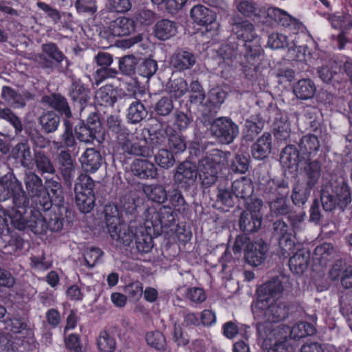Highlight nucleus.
<instances>
[{
  "label": "nucleus",
  "instance_id": "39448f33",
  "mask_svg": "<svg viewBox=\"0 0 352 352\" xmlns=\"http://www.w3.org/2000/svg\"><path fill=\"white\" fill-rule=\"evenodd\" d=\"M142 210L133 199L123 203L120 211L115 204L106 205L104 210L105 223L111 237L125 243L127 241L124 240L125 228L126 225L131 227V224L138 220Z\"/></svg>",
  "mask_w": 352,
  "mask_h": 352
},
{
  "label": "nucleus",
  "instance_id": "b1692460",
  "mask_svg": "<svg viewBox=\"0 0 352 352\" xmlns=\"http://www.w3.org/2000/svg\"><path fill=\"white\" fill-rule=\"evenodd\" d=\"M302 161L304 160L301 157L300 151L294 145H287L280 153V164L285 170L288 169L291 173L293 170L297 172L298 164Z\"/></svg>",
  "mask_w": 352,
  "mask_h": 352
},
{
  "label": "nucleus",
  "instance_id": "f8f14e48",
  "mask_svg": "<svg viewBox=\"0 0 352 352\" xmlns=\"http://www.w3.org/2000/svg\"><path fill=\"white\" fill-rule=\"evenodd\" d=\"M261 23L269 27L281 25L289 29L293 34L302 31L304 25L298 19L292 16L287 12L276 7H263Z\"/></svg>",
  "mask_w": 352,
  "mask_h": 352
},
{
  "label": "nucleus",
  "instance_id": "20e7f679",
  "mask_svg": "<svg viewBox=\"0 0 352 352\" xmlns=\"http://www.w3.org/2000/svg\"><path fill=\"white\" fill-rule=\"evenodd\" d=\"M10 201L12 206H8V219H11V227L19 230L29 228L28 205L29 199L23 188L21 182L11 173L0 179V203Z\"/></svg>",
  "mask_w": 352,
  "mask_h": 352
},
{
  "label": "nucleus",
  "instance_id": "7ed1b4c3",
  "mask_svg": "<svg viewBox=\"0 0 352 352\" xmlns=\"http://www.w3.org/2000/svg\"><path fill=\"white\" fill-rule=\"evenodd\" d=\"M24 182L30 196L28 205L29 229L35 234H45L47 231V219L43 212L50 211L52 201L45 190L42 179L34 172L25 174Z\"/></svg>",
  "mask_w": 352,
  "mask_h": 352
},
{
  "label": "nucleus",
  "instance_id": "a19ab883",
  "mask_svg": "<svg viewBox=\"0 0 352 352\" xmlns=\"http://www.w3.org/2000/svg\"><path fill=\"white\" fill-rule=\"evenodd\" d=\"M264 124L265 122L260 115L250 116L245 121L243 129L245 139L248 141H252L262 131Z\"/></svg>",
  "mask_w": 352,
  "mask_h": 352
},
{
  "label": "nucleus",
  "instance_id": "cd10ccee",
  "mask_svg": "<svg viewBox=\"0 0 352 352\" xmlns=\"http://www.w3.org/2000/svg\"><path fill=\"white\" fill-rule=\"evenodd\" d=\"M320 148V142L316 135L307 134L302 136L299 143V151L304 161L315 158Z\"/></svg>",
  "mask_w": 352,
  "mask_h": 352
},
{
  "label": "nucleus",
  "instance_id": "2f4dec72",
  "mask_svg": "<svg viewBox=\"0 0 352 352\" xmlns=\"http://www.w3.org/2000/svg\"><path fill=\"white\" fill-rule=\"evenodd\" d=\"M195 64L194 54L188 51L177 50L170 58V65L176 71L183 72Z\"/></svg>",
  "mask_w": 352,
  "mask_h": 352
},
{
  "label": "nucleus",
  "instance_id": "6ab92c4d",
  "mask_svg": "<svg viewBox=\"0 0 352 352\" xmlns=\"http://www.w3.org/2000/svg\"><path fill=\"white\" fill-rule=\"evenodd\" d=\"M259 190L269 201L276 199H281V197H287L289 192L288 182L284 179H270L265 182H260Z\"/></svg>",
  "mask_w": 352,
  "mask_h": 352
},
{
  "label": "nucleus",
  "instance_id": "37998d69",
  "mask_svg": "<svg viewBox=\"0 0 352 352\" xmlns=\"http://www.w3.org/2000/svg\"><path fill=\"white\" fill-rule=\"evenodd\" d=\"M331 27L336 30H349L352 28V16L346 12L327 14Z\"/></svg>",
  "mask_w": 352,
  "mask_h": 352
},
{
  "label": "nucleus",
  "instance_id": "f03ea898",
  "mask_svg": "<svg viewBox=\"0 0 352 352\" xmlns=\"http://www.w3.org/2000/svg\"><path fill=\"white\" fill-rule=\"evenodd\" d=\"M283 291V285L278 278H272L258 287L256 308L260 321L256 323V330L260 336H267L271 324L278 323L288 317L289 307L287 303L274 300L279 298Z\"/></svg>",
  "mask_w": 352,
  "mask_h": 352
},
{
  "label": "nucleus",
  "instance_id": "423d86ee",
  "mask_svg": "<svg viewBox=\"0 0 352 352\" xmlns=\"http://www.w3.org/2000/svg\"><path fill=\"white\" fill-rule=\"evenodd\" d=\"M44 186L52 201L50 217L47 220V230L58 232L62 230L65 219L69 217L71 211L64 204L63 188L58 181L53 178L47 179Z\"/></svg>",
  "mask_w": 352,
  "mask_h": 352
},
{
  "label": "nucleus",
  "instance_id": "2eb2a0df",
  "mask_svg": "<svg viewBox=\"0 0 352 352\" xmlns=\"http://www.w3.org/2000/svg\"><path fill=\"white\" fill-rule=\"evenodd\" d=\"M210 132L220 143H232L239 134L238 125L231 118L220 117L210 123Z\"/></svg>",
  "mask_w": 352,
  "mask_h": 352
},
{
  "label": "nucleus",
  "instance_id": "58836bf2",
  "mask_svg": "<svg viewBox=\"0 0 352 352\" xmlns=\"http://www.w3.org/2000/svg\"><path fill=\"white\" fill-rule=\"evenodd\" d=\"M316 87L309 78L299 80L293 87L295 96L302 100L311 99L315 95Z\"/></svg>",
  "mask_w": 352,
  "mask_h": 352
},
{
  "label": "nucleus",
  "instance_id": "4468645a",
  "mask_svg": "<svg viewBox=\"0 0 352 352\" xmlns=\"http://www.w3.org/2000/svg\"><path fill=\"white\" fill-rule=\"evenodd\" d=\"M262 206L263 201L261 199H255L248 204L239 219V228L243 233H253L261 228L263 220Z\"/></svg>",
  "mask_w": 352,
  "mask_h": 352
},
{
  "label": "nucleus",
  "instance_id": "f3484780",
  "mask_svg": "<svg viewBox=\"0 0 352 352\" xmlns=\"http://www.w3.org/2000/svg\"><path fill=\"white\" fill-rule=\"evenodd\" d=\"M68 96L73 102L74 107L80 112L90 104L91 91L89 84L84 83L80 78L73 77L69 85Z\"/></svg>",
  "mask_w": 352,
  "mask_h": 352
},
{
  "label": "nucleus",
  "instance_id": "49530a36",
  "mask_svg": "<svg viewBox=\"0 0 352 352\" xmlns=\"http://www.w3.org/2000/svg\"><path fill=\"white\" fill-rule=\"evenodd\" d=\"M96 99L100 105L113 107L118 100V92L111 85H106L97 91Z\"/></svg>",
  "mask_w": 352,
  "mask_h": 352
},
{
  "label": "nucleus",
  "instance_id": "5fc2aeb1",
  "mask_svg": "<svg viewBox=\"0 0 352 352\" xmlns=\"http://www.w3.org/2000/svg\"><path fill=\"white\" fill-rule=\"evenodd\" d=\"M157 68V63L154 59H140L136 67V74L142 78L149 79L156 73Z\"/></svg>",
  "mask_w": 352,
  "mask_h": 352
},
{
  "label": "nucleus",
  "instance_id": "4be33fe9",
  "mask_svg": "<svg viewBox=\"0 0 352 352\" xmlns=\"http://www.w3.org/2000/svg\"><path fill=\"white\" fill-rule=\"evenodd\" d=\"M135 138H137V137L135 136L134 133H131V136L127 137L118 146L124 153L130 155L148 157L151 150L147 146L146 140H140L135 142Z\"/></svg>",
  "mask_w": 352,
  "mask_h": 352
},
{
  "label": "nucleus",
  "instance_id": "052dcab7",
  "mask_svg": "<svg viewBox=\"0 0 352 352\" xmlns=\"http://www.w3.org/2000/svg\"><path fill=\"white\" fill-rule=\"evenodd\" d=\"M39 122L45 132L52 133L60 124V116L52 111H47L40 117Z\"/></svg>",
  "mask_w": 352,
  "mask_h": 352
},
{
  "label": "nucleus",
  "instance_id": "8fccbe9b",
  "mask_svg": "<svg viewBox=\"0 0 352 352\" xmlns=\"http://www.w3.org/2000/svg\"><path fill=\"white\" fill-rule=\"evenodd\" d=\"M333 190L335 198L338 204V208L344 210L351 202V195L350 188L345 182L340 184L333 186Z\"/></svg>",
  "mask_w": 352,
  "mask_h": 352
},
{
  "label": "nucleus",
  "instance_id": "e433bc0d",
  "mask_svg": "<svg viewBox=\"0 0 352 352\" xmlns=\"http://www.w3.org/2000/svg\"><path fill=\"white\" fill-rule=\"evenodd\" d=\"M190 16L197 25L206 27L216 20V14L202 5L193 6L190 10Z\"/></svg>",
  "mask_w": 352,
  "mask_h": 352
},
{
  "label": "nucleus",
  "instance_id": "1a4fd4ad",
  "mask_svg": "<svg viewBox=\"0 0 352 352\" xmlns=\"http://www.w3.org/2000/svg\"><path fill=\"white\" fill-rule=\"evenodd\" d=\"M144 224L151 230L153 227V234L160 235L163 228H168L174 226L178 220V213L174 211L170 206H162L157 209L155 207H149L144 210Z\"/></svg>",
  "mask_w": 352,
  "mask_h": 352
},
{
  "label": "nucleus",
  "instance_id": "ea45409f",
  "mask_svg": "<svg viewBox=\"0 0 352 352\" xmlns=\"http://www.w3.org/2000/svg\"><path fill=\"white\" fill-rule=\"evenodd\" d=\"M148 115L145 106L138 100L133 101L126 109V118L129 123H140Z\"/></svg>",
  "mask_w": 352,
  "mask_h": 352
},
{
  "label": "nucleus",
  "instance_id": "f704fd0d",
  "mask_svg": "<svg viewBox=\"0 0 352 352\" xmlns=\"http://www.w3.org/2000/svg\"><path fill=\"white\" fill-rule=\"evenodd\" d=\"M11 157L23 167H29L32 162L30 146L27 140L16 144L11 151Z\"/></svg>",
  "mask_w": 352,
  "mask_h": 352
},
{
  "label": "nucleus",
  "instance_id": "6e6552de",
  "mask_svg": "<svg viewBox=\"0 0 352 352\" xmlns=\"http://www.w3.org/2000/svg\"><path fill=\"white\" fill-rule=\"evenodd\" d=\"M217 54L223 62L228 65H240L245 72L248 70L256 71L259 65L260 59H250L252 54L244 50L241 43L236 41V38L230 37L227 41L222 43L217 50Z\"/></svg>",
  "mask_w": 352,
  "mask_h": 352
},
{
  "label": "nucleus",
  "instance_id": "338daca9",
  "mask_svg": "<svg viewBox=\"0 0 352 352\" xmlns=\"http://www.w3.org/2000/svg\"><path fill=\"white\" fill-rule=\"evenodd\" d=\"M333 252V245L329 243H323L315 248L314 258L318 260L320 264H326L331 259Z\"/></svg>",
  "mask_w": 352,
  "mask_h": 352
},
{
  "label": "nucleus",
  "instance_id": "864d4df0",
  "mask_svg": "<svg viewBox=\"0 0 352 352\" xmlns=\"http://www.w3.org/2000/svg\"><path fill=\"white\" fill-rule=\"evenodd\" d=\"M307 166L305 172L307 176V186L313 188L320 177L321 166L318 159H312L310 161H304Z\"/></svg>",
  "mask_w": 352,
  "mask_h": 352
},
{
  "label": "nucleus",
  "instance_id": "aec40b11",
  "mask_svg": "<svg viewBox=\"0 0 352 352\" xmlns=\"http://www.w3.org/2000/svg\"><path fill=\"white\" fill-rule=\"evenodd\" d=\"M9 329L15 336L10 335L7 339L4 349L7 351L23 352L21 349L26 342V338L20 336L21 331L26 328V324L21 318H12L8 324Z\"/></svg>",
  "mask_w": 352,
  "mask_h": 352
},
{
  "label": "nucleus",
  "instance_id": "c9c22d12",
  "mask_svg": "<svg viewBox=\"0 0 352 352\" xmlns=\"http://www.w3.org/2000/svg\"><path fill=\"white\" fill-rule=\"evenodd\" d=\"M272 150V135L265 133L260 137L251 147L252 157L258 160L265 159Z\"/></svg>",
  "mask_w": 352,
  "mask_h": 352
},
{
  "label": "nucleus",
  "instance_id": "6e6d98bb",
  "mask_svg": "<svg viewBox=\"0 0 352 352\" xmlns=\"http://www.w3.org/2000/svg\"><path fill=\"white\" fill-rule=\"evenodd\" d=\"M273 132L278 141L287 140L290 135V123L283 116L276 118L273 123Z\"/></svg>",
  "mask_w": 352,
  "mask_h": 352
},
{
  "label": "nucleus",
  "instance_id": "69168bd1",
  "mask_svg": "<svg viewBox=\"0 0 352 352\" xmlns=\"http://www.w3.org/2000/svg\"><path fill=\"white\" fill-rule=\"evenodd\" d=\"M311 189L308 186L304 187L299 184L296 185L291 196L294 204L299 207L303 206L307 202Z\"/></svg>",
  "mask_w": 352,
  "mask_h": 352
},
{
  "label": "nucleus",
  "instance_id": "4d7b16f0",
  "mask_svg": "<svg viewBox=\"0 0 352 352\" xmlns=\"http://www.w3.org/2000/svg\"><path fill=\"white\" fill-rule=\"evenodd\" d=\"M316 330L314 326L307 322H300L296 324L290 331V336L294 340H300L309 336H312Z\"/></svg>",
  "mask_w": 352,
  "mask_h": 352
},
{
  "label": "nucleus",
  "instance_id": "c03bdc74",
  "mask_svg": "<svg viewBox=\"0 0 352 352\" xmlns=\"http://www.w3.org/2000/svg\"><path fill=\"white\" fill-rule=\"evenodd\" d=\"M143 191L148 199L157 204H163L168 199V190L162 184H146L143 186Z\"/></svg>",
  "mask_w": 352,
  "mask_h": 352
},
{
  "label": "nucleus",
  "instance_id": "603ef678",
  "mask_svg": "<svg viewBox=\"0 0 352 352\" xmlns=\"http://www.w3.org/2000/svg\"><path fill=\"white\" fill-rule=\"evenodd\" d=\"M188 90V86L183 78H177L170 80L166 85V91L170 98L175 100L182 98Z\"/></svg>",
  "mask_w": 352,
  "mask_h": 352
},
{
  "label": "nucleus",
  "instance_id": "72a5a7b5",
  "mask_svg": "<svg viewBox=\"0 0 352 352\" xmlns=\"http://www.w3.org/2000/svg\"><path fill=\"white\" fill-rule=\"evenodd\" d=\"M289 258V267L294 274H302L307 270L309 260L310 252L304 248L299 249Z\"/></svg>",
  "mask_w": 352,
  "mask_h": 352
},
{
  "label": "nucleus",
  "instance_id": "412c9836",
  "mask_svg": "<svg viewBox=\"0 0 352 352\" xmlns=\"http://www.w3.org/2000/svg\"><path fill=\"white\" fill-rule=\"evenodd\" d=\"M135 29V23L133 19L124 16L118 17L111 22L108 31L104 32V34H109L107 40H110L114 37L130 35Z\"/></svg>",
  "mask_w": 352,
  "mask_h": 352
},
{
  "label": "nucleus",
  "instance_id": "a211bd4d",
  "mask_svg": "<svg viewBox=\"0 0 352 352\" xmlns=\"http://www.w3.org/2000/svg\"><path fill=\"white\" fill-rule=\"evenodd\" d=\"M269 250L267 243L260 239L248 243L244 249V258L250 265L257 267L267 258Z\"/></svg>",
  "mask_w": 352,
  "mask_h": 352
},
{
  "label": "nucleus",
  "instance_id": "e2e57ef3",
  "mask_svg": "<svg viewBox=\"0 0 352 352\" xmlns=\"http://www.w3.org/2000/svg\"><path fill=\"white\" fill-rule=\"evenodd\" d=\"M138 63V60L134 55L124 56L119 59V69L126 76H133L136 74Z\"/></svg>",
  "mask_w": 352,
  "mask_h": 352
},
{
  "label": "nucleus",
  "instance_id": "f257e3e1",
  "mask_svg": "<svg viewBox=\"0 0 352 352\" xmlns=\"http://www.w3.org/2000/svg\"><path fill=\"white\" fill-rule=\"evenodd\" d=\"M226 161V154L219 149H212L207 153L199 160V166L195 162L186 160L177 167L173 177L175 184L178 188L189 189L199 175L202 184L209 187L217 182V175Z\"/></svg>",
  "mask_w": 352,
  "mask_h": 352
},
{
  "label": "nucleus",
  "instance_id": "79ce46f5",
  "mask_svg": "<svg viewBox=\"0 0 352 352\" xmlns=\"http://www.w3.org/2000/svg\"><path fill=\"white\" fill-rule=\"evenodd\" d=\"M169 205L179 214H186L189 210V205L186 201L182 192L178 188L168 190V199Z\"/></svg>",
  "mask_w": 352,
  "mask_h": 352
},
{
  "label": "nucleus",
  "instance_id": "4c0bfd02",
  "mask_svg": "<svg viewBox=\"0 0 352 352\" xmlns=\"http://www.w3.org/2000/svg\"><path fill=\"white\" fill-rule=\"evenodd\" d=\"M232 191L236 198L245 199L250 197L254 192V186L250 177L243 176L234 180L232 184Z\"/></svg>",
  "mask_w": 352,
  "mask_h": 352
},
{
  "label": "nucleus",
  "instance_id": "bf43d9fd",
  "mask_svg": "<svg viewBox=\"0 0 352 352\" xmlns=\"http://www.w3.org/2000/svg\"><path fill=\"white\" fill-rule=\"evenodd\" d=\"M97 346L100 352H114L116 342L113 335L107 330L101 331L97 339Z\"/></svg>",
  "mask_w": 352,
  "mask_h": 352
},
{
  "label": "nucleus",
  "instance_id": "a878e982",
  "mask_svg": "<svg viewBox=\"0 0 352 352\" xmlns=\"http://www.w3.org/2000/svg\"><path fill=\"white\" fill-rule=\"evenodd\" d=\"M43 101L57 111L63 119L72 118V113L67 98L59 93H53L43 97Z\"/></svg>",
  "mask_w": 352,
  "mask_h": 352
},
{
  "label": "nucleus",
  "instance_id": "0e129e2a",
  "mask_svg": "<svg viewBox=\"0 0 352 352\" xmlns=\"http://www.w3.org/2000/svg\"><path fill=\"white\" fill-rule=\"evenodd\" d=\"M147 344L157 351H165L166 341L164 334L160 331H149L146 334Z\"/></svg>",
  "mask_w": 352,
  "mask_h": 352
},
{
  "label": "nucleus",
  "instance_id": "c85d7f7f",
  "mask_svg": "<svg viewBox=\"0 0 352 352\" xmlns=\"http://www.w3.org/2000/svg\"><path fill=\"white\" fill-rule=\"evenodd\" d=\"M59 170L65 184L71 186L75 175L74 161L68 151H61L58 155Z\"/></svg>",
  "mask_w": 352,
  "mask_h": 352
},
{
  "label": "nucleus",
  "instance_id": "de8ad7c7",
  "mask_svg": "<svg viewBox=\"0 0 352 352\" xmlns=\"http://www.w3.org/2000/svg\"><path fill=\"white\" fill-rule=\"evenodd\" d=\"M174 106L172 98L168 96H163L159 99L153 106L152 114L160 122L162 118L169 116L173 111Z\"/></svg>",
  "mask_w": 352,
  "mask_h": 352
},
{
  "label": "nucleus",
  "instance_id": "a18cd8bd",
  "mask_svg": "<svg viewBox=\"0 0 352 352\" xmlns=\"http://www.w3.org/2000/svg\"><path fill=\"white\" fill-rule=\"evenodd\" d=\"M154 31L157 38L165 41L176 34L177 27L175 21L162 19L155 24Z\"/></svg>",
  "mask_w": 352,
  "mask_h": 352
},
{
  "label": "nucleus",
  "instance_id": "09e8293b",
  "mask_svg": "<svg viewBox=\"0 0 352 352\" xmlns=\"http://www.w3.org/2000/svg\"><path fill=\"white\" fill-rule=\"evenodd\" d=\"M64 131L60 136L57 145L59 148H69L76 145V134L74 133L73 123L68 119H63Z\"/></svg>",
  "mask_w": 352,
  "mask_h": 352
},
{
  "label": "nucleus",
  "instance_id": "13d9d810",
  "mask_svg": "<svg viewBox=\"0 0 352 352\" xmlns=\"http://www.w3.org/2000/svg\"><path fill=\"white\" fill-rule=\"evenodd\" d=\"M250 156L248 153H241L235 155L232 160L230 168L236 173H245L250 167Z\"/></svg>",
  "mask_w": 352,
  "mask_h": 352
},
{
  "label": "nucleus",
  "instance_id": "393cba45",
  "mask_svg": "<svg viewBox=\"0 0 352 352\" xmlns=\"http://www.w3.org/2000/svg\"><path fill=\"white\" fill-rule=\"evenodd\" d=\"M133 175L141 179H152L158 175L155 165L146 159H135L131 164Z\"/></svg>",
  "mask_w": 352,
  "mask_h": 352
},
{
  "label": "nucleus",
  "instance_id": "0eeeda50",
  "mask_svg": "<svg viewBox=\"0 0 352 352\" xmlns=\"http://www.w3.org/2000/svg\"><path fill=\"white\" fill-rule=\"evenodd\" d=\"M230 24L232 31L236 36V41L241 43L244 50H247L252 54L250 59H260V56L263 51L260 45V38L256 33L255 28L253 23L247 19H244L239 15H234L231 18Z\"/></svg>",
  "mask_w": 352,
  "mask_h": 352
},
{
  "label": "nucleus",
  "instance_id": "9d476101",
  "mask_svg": "<svg viewBox=\"0 0 352 352\" xmlns=\"http://www.w3.org/2000/svg\"><path fill=\"white\" fill-rule=\"evenodd\" d=\"M94 182L87 174H80L74 185L75 202L84 214L90 212L95 206Z\"/></svg>",
  "mask_w": 352,
  "mask_h": 352
},
{
  "label": "nucleus",
  "instance_id": "c756f323",
  "mask_svg": "<svg viewBox=\"0 0 352 352\" xmlns=\"http://www.w3.org/2000/svg\"><path fill=\"white\" fill-rule=\"evenodd\" d=\"M153 230L148 229L146 224L144 227L136 230L134 234V240L136 249L140 253H148L153 248Z\"/></svg>",
  "mask_w": 352,
  "mask_h": 352
},
{
  "label": "nucleus",
  "instance_id": "dca6fc26",
  "mask_svg": "<svg viewBox=\"0 0 352 352\" xmlns=\"http://www.w3.org/2000/svg\"><path fill=\"white\" fill-rule=\"evenodd\" d=\"M41 51L42 53L36 56V62L38 66L47 73L54 70L55 65L61 64L65 59H67L57 44L54 42L42 44Z\"/></svg>",
  "mask_w": 352,
  "mask_h": 352
},
{
  "label": "nucleus",
  "instance_id": "774afa93",
  "mask_svg": "<svg viewBox=\"0 0 352 352\" xmlns=\"http://www.w3.org/2000/svg\"><path fill=\"white\" fill-rule=\"evenodd\" d=\"M331 274L333 276V280L340 276L341 285L345 289L352 288V265L346 267L341 273L340 272V270H337L333 267Z\"/></svg>",
  "mask_w": 352,
  "mask_h": 352
},
{
  "label": "nucleus",
  "instance_id": "3c124183",
  "mask_svg": "<svg viewBox=\"0 0 352 352\" xmlns=\"http://www.w3.org/2000/svg\"><path fill=\"white\" fill-rule=\"evenodd\" d=\"M320 202L323 210L326 212H331L336 206L338 207L331 184L322 186L320 190Z\"/></svg>",
  "mask_w": 352,
  "mask_h": 352
},
{
  "label": "nucleus",
  "instance_id": "5701e85b",
  "mask_svg": "<svg viewBox=\"0 0 352 352\" xmlns=\"http://www.w3.org/2000/svg\"><path fill=\"white\" fill-rule=\"evenodd\" d=\"M82 169L87 173H96L103 163L100 152L94 148H88L81 155L80 159Z\"/></svg>",
  "mask_w": 352,
  "mask_h": 352
},
{
  "label": "nucleus",
  "instance_id": "ddd939ff",
  "mask_svg": "<svg viewBox=\"0 0 352 352\" xmlns=\"http://www.w3.org/2000/svg\"><path fill=\"white\" fill-rule=\"evenodd\" d=\"M76 138L83 142H100L104 134V129L98 112L89 113L86 121L80 120L74 126Z\"/></svg>",
  "mask_w": 352,
  "mask_h": 352
},
{
  "label": "nucleus",
  "instance_id": "bb28decb",
  "mask_svg": "<svg viewBox=\"0 0 352 352\" xmlns=\"http://www.w3.org/2000/svg\"><path fill=\"white\" fill-rule=\"evenodd\" d=\"M107 133L114 137L119 145L127 137L131 136V132L122 124L119 116L111 115L107 118Z\"/></svg>",
  "mask_w": 352,
  "mask_h": 352
},
{
  "label": "nucleus",
  "instance_id": "473e14b6",
  "mask_svg": "<svg viewBox=\"0 0 352 352\" xmlns=\"http://www.w3.org/2000/svg\"><path fill=\"white\" fill-rule=\"evenodd\" d=\"M32 162L36 170L41 175L54 174L56 171L52 158L43 150L34 149Z\"/></svg>",
  "mask_w": 352,
  "mask_h": 352
},
{
  "label": "nucleus",
  "instance_id": "9b49d317",
  "mask_svg": "<svg viewBox=\"0 0 352 352\" xmlns=\"http://www.w3.org/2000/svg\"><path fill=\"white\" fill-rule=\"evenodd\" d=\"M272 239L277 242V253L280 258H289L295 250V232L283 219L275 221L272 225Z\"/></svg>",
  "mask_w": 352,
  "mask_h": 352
},
{
  "label": "nucleus",
  "instance_id": "680f3d73",
  "mask_svg": "<svg viewBox=\"0 0 352 352\" xmlns=\"http://www.w3.org/2000/svg\"><path fill=\"white\" fill-rule=\"evenodd\" d=\"M1 96L8 104L17 107L25 106V102L22 96L11 87L3 86Z\"/></svg>",
  "mask_w": 352,
  "mask_h": 352
},
{
  "label": "nucleus",
  "instance_id": "7c9ffc66",
  "mask_svg": "<svg viewBox=\"0 0 352 352\" xmlns=\"http://www.w3.org/2000/svg\"><path fill=\"white\" fill-rule=\"evenodd\" d=\"M234 4L243 16L261 21L264 6H258L253 0H234Z\"/></svg>",
  "mask_w": 352,
  "mask_h": 352
}]
</instances>
